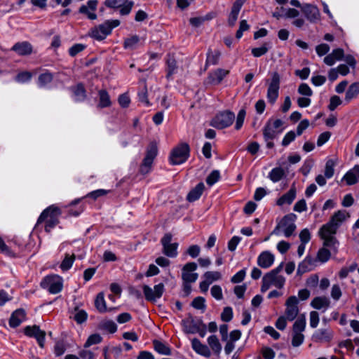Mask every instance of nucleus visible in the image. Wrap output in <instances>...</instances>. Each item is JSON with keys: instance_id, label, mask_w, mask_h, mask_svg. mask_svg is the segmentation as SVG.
Returning a JSON list of instances; mask_svg holds the SVG:
<instances>
[{"instance_id": "26", "label": "nucleus", "mask_w": 359, "mask_h": 359, "mask_svg": "<svg viewBox=\"0 0 359 359\" xmlns=\"http://www.w3.org/2000/svg\"><path fill=\"white\" fill-rule=\"evenodd\" d=\"M343 180L347 185H353L359 181V165H355L348 170L344 176Z\"/></svg>"}, {"instance_id": "19", "label": "nucleus", "mask_w": 359, "mask_h": 359, "mask_svg": "<svg viewBox=\"0 0 359 359\" xmlns=\"http://www.w3.org/2000/svg\"><path fill=\"white\" fill-rule=\"evenodd\" d=\"M302 12L306 18L311 23H315L320 20V13L317 6L310 4H306L302 7Z\"/></svg>"}, {"instance_id": "47", "label": "nucleus", "mask_w": 359, "mask_h": 359, "mask_svg": "<svg viewBox=\"0 0 359 359\" xmlns=\"http://www.w3.org/2000/svg\"><path fill=\"white\" fill-rule=\"evenodd\" d=\"M53 80V75L50 73L41 74L38 79V84L40 87H43L50 83Z\"/></svg>"}, {"instance_id": "51", "label": "nucleus", "mask_w": 359, "mask_h": 359, "mask_svg": "<svg viewBox=\"0 0 359 359\" xmlns=\"http://www.w3.org/2000/svg\"><path fill=\"white\" fill-rule=\"evenodd\" d=\"M220 177V173L218 170H213L206 179V182L208 185L212 186L216 183Z\"/></svg>"}, {"instance_id": "36", "label": "nucleus", "mask_w": 359, "mask_h": 359, "mask_svg": "<svg viewBox=\"0 0 359 359\" xmlns=\"http://www.w3.org/2000/svg\"><path fill=\"white\" fill-rule=\"evenodd\" d=\"M359 95V82H355L350 85L348 87L346 95L345 100L347 102L355 98Z\"/></svg>"}, {"instance_id": "7", "label": "nucleus", "mask_w": 359, "mask_h": 359, "mask_svg": "<svg viewBox=\"0 0 359 359\" xmlns=\"http://www.w3.org/2000/svg\"><path fill=\"white\" fill-rule=\"evenodd\" d=\"M189 147L187 143H182L175 147L170 154V163L172 165L184 163L189 156Z\"/></svg>"}, {"instance_id": "50", "label": "nucleus", "mask_w": 359, "mask_h": 359, "mask_svg": "<svg viewBox=\"0 0 359 359\" xmlns=\"http://www.w3.org/2000/svg\"><path fill=\"white\" fill-rule=\"evenodd\" d=\"M245 115H246V111L244 109H241L238 111V114L237 118H236V125H235L236 130H239L241 128V127L243 124L245 118Z\"/></svg>"}, {"instance_id": "16", "label": "nucleus", "mask_w": 359, "mask_h": 359, "mask_svg": "<svg viewBox=\"0 0 359 359\" xmlns=\"http://www.w3.org/2000/svg\"><path fill=\"white\" fill-rule=\"evenodd\" d=\"M299 301L296 296L290 297L285 302V316H286L287 320H294L299 313L298 304Z\"/></svg>"}, {"instance_id": "15", "label": "nucleus", "mask_w": 359, "mask_h": 359, "mask_svg": "<svg viewBox=\"0 0 359 359\" xmlns=\"http://www.w3.org/2000/svg\"><path fill=\"white\" fill-rule=\"evenodd\" d=\"M142 289L145 299L147 300L150 302H156L162 296L164 292V285L163 283H159L156 285L154 288H151L147 285H144L142 286Z\"/></svg>"}, {"instance_id": "46", "label": "nucleus", "mask_w": 359, "mask_h": 359, "mask_svg": "<svg viewBox=\"0 0 359 359\" xmlns=\"http://www.w3.org/2000/svg\"><path fill=\"white\" fill-rule=\"evenodd\" d=\"M220 57V52L218 50L208 51L206 60L207 65H216Z\"/></svg>"}, {"instance_id": "8", "label": "nucleus", "mask_w": 359, "mask_h": 359, "mask_svg": "<svg viewBox=\"0 0 359 359\" xmlns=\"http://www.w3.org/2000/svg\"><path fill=\"white\" fill-rule=\"evenodd\" d=\"M120 25L118 20H107L102 25L93 28L91 30V36L98 40L104 39L109 35L112 29Z\"/></svg>"}, {"instance_id": "23", "label": "nucleus", "mask_w": 359, "mask_h": 359, "mask_svg": "<svg viewBox=\"0 0 359 359\" xmlns=\"http://www.w3.org/2000/svg\"><path fill=\"white\" fill-rule=\"evenodd\" d=\"M18 55L24 56L29 55L32 53L33 48L30 43L27 41H22L16 43L11 48Z\"/></svg>"}, {"instance_id": "31", "label": "nucleus", "mask_w": 359, "mask_h": 359, "mask_svg": "<svg viewBox=\"0 0 359 359\" xmlns=\"http://www.w3.org/2000/svg\"><path fill=\"white\" fill-rule=\"evenodd\" d=\"M245 0H237L233 5L231 13L229 18V24L231 26L234 25L238 19V13L244 3Z\"/></svg>"}, {"instance_id": "21", "label": "nucleus", "mask_w": 359, "mask_h": 359, "mask_svg": "<svg viewBox=\"0 0 359 359\" xmlns=\"http://www.w3.org/2000/svg\"><path fill=\"white\" fill-rule=\"evenodd\" d=\"M97 1L89 0L86 5H83L79 8V13L85 14L90 20H95L97 15L95 11L97 8Z\"/></svg>"}, {"instance_id": "6", "label": "nucleus", "mask_w": 359, "mask_h": 359, "mask_svg": "<svg viewBox=\"0 0 359 359\" xmlns=\"http://www.w3.org/2000/svg\"><path fill=\"white\" fill-rule=\"evenodd\" d=\"M306 318L302 315L293 324L292 330V345L294 347H298L302 345L304 341L303 334L306 329Z\"/></svg>"}, {"instance_id": "39", "label": "nucleus", "mask_w": 359, "mask_h": 359, "mask_svg": "<svg viewBox=\"0 0 359 359\" xmlns=\"http://www.w3.org/2000/svg\"><path fill=\"white\" fill-rule=\"evenodd\" d=\"M95 306L96 309L100 313H104L107 311V308L106 306V302L104 300V295L103 292H100L95 300Z\"/></svg>"}, {"instance_id": "62", "label": "nucleus", "mask_w": 359, "mask_h": 359, "mask_svg": "<svg viewBox=\"0 0 359 359\" xmlns=\"http://www.w3.org/2000/svg\"><path fill=\"white\" fill-rule=\"evenodd\" d=\"M330 46L326 43H321L316 47V51L319 56H323L330 51Z\"/></svg>"}, {"instance_id": "5", "label": "nucleus", "mask_w": 359, "mask_h": 359, "mask_svg": "<svg viewBox=\"0 0 359 359\" xmlns=\"http://www.w3.org/2000/svg\"><path fill=\"white\" fill-rule=\"evenodd\" d=\"M283 122L280 119L269 120L263 129V135L266 147L269 149L274 146L272 140L283 131Z\"/></svg>"}, {"instance_id": "49", "label": "nucleus", "mask_w": 359, "mask_h": 359, "mask_svg": "<svg viewBox=\"0 0 359 359\" xmlns=\"http://www.w3.org/2000/svg\"><path fill=\"white\" fill-rule=\"evenodd\" d=\"M102 341V337L98 334H94L90 335L84 344V348H88L90 346L97 344Z\"/></svg>"}, {"instance_id": "55", "label": "nucleus", "mask_w": 359, "mask_h": 359, "mask_svg": "<svg viewBox=\"0 0 359 359\" xmlns=\"http://www.w3.org/2000/svg\"><path fill=\"white\" fill-rule=\"evenodd\" d=\"M310 326L312 328H316L320 321L319 314L317 311H313L309 314Z\"/></svg>"}, {"instance_id": "3", "label": "nucleus", "mask_w": 359, "mask_h": 359, "mask_svg": "<svg viewBox=\"0 0 359 359\" xmlns=\"http://www.w3.org/2000/svg\"><path fill=\"white\" fill-rule=\"evenodd\" d=\"M337 229L328 222L321 226L318 232L320 238L323 241V246L330 248L334 252H337L339 246V241L334 236Z\"/></svg>"}, {"instance_id": "59", "label": "nucleus", "mask_w": 359, "mask_h": 359, "mask_svg": "<svg viewBox=\"0 0 359 359\" xmlns=\"http://www.w3.org/2000/svg\"><path fill=\"white\" fill-rule=\"evenodd\" d=\"M212 296L217 300H221L223 298L222 290L220 286L214 285L210 290Z\"/></svg>"}, {"instance_id": "10", "label": "nucleus", "mask_w": 359, "mask_h": 359, "mask_svg": "<svg viewBox=\"0 0 359 359\" xmlns=\"http://www.w3.org/2000/svg\"><path fill=\"white\" fill-rule=\"evenodd\" d=\"M235 119L233 112L226 111L217 114L211 121V126L217 128L223 129L230 126Z\"/></svg>"}, {"instance_id": "48", "label": "nucleus", "mask_w": 359, "mask_h": 359, "mask_svg": "<svg viewBox=\"0 0 359 359\" xmlns=\"http://www.w3.org/2000/svg\"><path fill=\"white\" fill-rule=\"evenodd\" d=\"M334 165L335 163L333 160L330 159L326 162L325 168V177L330 179L331 178L334 172Z\"/></svg>"}, {"instance_id": "9", "label": "nucleus", "mask_w": 359, "mask_h": 359, "mask_svg": "<svg viewBox=\"0 0 359 359\" xmlns=\"http://www.w3.org/2000/svg\"><path fill=\"white\" fill-rule=\"evenodd\" d=\"M43 288L51 294H57L62 289V278L57 275L46 276L41 283Z\"/></svg>"}, {"instance_id": "29", "label": "nucleus", "mask_w": 359, "mask_h": 359, "mask_svg": "<svg viewBox=\"0 0 359 359\" xmlns=\"http://www.w3.org/2000/svg\"><path fill=\"white\" fill-rule=\"evenodd\" d=\"M315 262L311 257L307 256L305 259L298 265L297 273L303 274L307 271H311L315 266Z\"/></svg>"}, {"instance_id": "61", "label": "nucleus", "mask_w": 359, "mask_h": 359, "mask_svg": "<svg viewBox=\"0 0 359 359\" xmlns=\"http://www.w3.org/2000/svg\"><path fill=\"white\" fill-rule=\"evenodd\" d=\"M295 137L296 135L294 131L288 132L287 133L285 134L282 140V145L283 147L287 146L290 142L294 140Z\"/></svg>"}, {"instance_id": "20", "label": "nucleus", "mask_w": 359, "mask_h": 359, "mask_svg": "<svg viewBox=\"0 0 359 359\" xmlns=\"http://www.w3.org/2000/svg\"><path fill=\"white\" fill-rule=\"evenodd\" d=\"M333 337V332L329 328L318 329L316 330L312 338L316 342H328Z\"/></svg>"}, {"instance_id": "63", "label": "nucleus", "mask_w": 359, "mask_h": 359, "mask_svg": "<svg viewBox=\"0 0 359 359\" xmlns=\"http://www.w3.org/2000/svg\"><path fill=\"white\" fill-rule=\"evenodd\" d=\"M341 104V100L339 96L334 95L331 97L328 108L330 111H334L339 105Z\"/></svg>"}, {"instance_id": "22", "label": "nucleus", "mask_w": 359, "mask_h": 359, "mask_svg": "<svg viewBox=\"0 0 359 359\" xmlns=\"http://www.w3.org/2000/svg\"><path fill=\"white\" fill-rule=\"evenodd\" d=\"M275 260L274 255L269 251L262 252L257 257V264L264 269L271 267Z\"/></svg>"}, {"instance_id": "45", "label": "nucleus", "mask_w": 359, "mask_h": 359, "mask_svg": "<svg viewBox=\"0 0 359 359\" xmlns=\"http://www.w3.org/2000/svg\"><path fill=\"white\" fill-rule=\"evenodd\" d=\"M221 277V273L218 271H207L203 274L204 279L210 284L219 280Z\"/></svg>"}, {"instance_id": "32", "label": "nucleus", "mask_w": 359, "mask_h": 359, "mask_svg": "<svg viewBox=\"0 0 359 359\" xmlns=\"http://www.w3.org/2000/svg\"><path fill=\"white\" fill-rule=\"evenodd\" d=\"M25 319V313L22 309H18L13 313L9 320V324L13 327H16Z\"/></svg>"}, {"instance_id": "52", "label": "nucleus", "mask_w": 359, "mask_h": 359, "mask_svg": "<svg viewBox=\"0 0 359 359\" xmlns=\"http://www.w3.org/2000/svg\"><path fill=\"white\" fill-rule=\"evenodd\" d=\"M268 50H269V47L267 46V44L265 43L263 46H262L261 47L252 48V54L255 57H258L262 56L264 54H266L268 52Z\"/></svg>"}, {"instance_id": "34", "label": "nucleus", "mask_w": 359, "mask_h": 359, "mask_svg": "<svg viewBox=\"0 0 359 359\" xmlns=\"http://www.w3.org/2000/svg\"><path fill=\"white\" fill-rule=\"evenodd\" d=\"M204 189V184L203 182H200L188 194L187 200L190 202L198 200L201 197Z\"/></svg>"}, {"instance_id": "42", "label": "nucleus", "mask_w": 359, "mask_h": 359, "mask_svg": "<svg viewBox=\"0 0 359 359\" xmlns=\"http://www.w3.org/2000/svg\"><path fill=\"white\" fill-rule=\"evenodd\" d=\"M327 247L323 246V248H320L318 250V254H317L316 260H318L322 263H325L330 259V256H331V252L328 249H327Z\"/></svg>"}, {"instance_id": "2", "label": "nucleus", "mask_w": 359, "mask_h": 359, "mask_svg": "<svg viewBox=\"0 0 359 359\" xmlns=\"http://www.w3.org/2000/svg\"><path fill=\"white\" fill-rule=\"evenodd\" d=\"M297 215L290 213L285 215L278 223L275 229L271 233V235L281 236L286 238L290 237L296 230L295 221Z\"/></svg>"}, {"instance_id": "17", "label": "nucleus", "mask_w": 359, "mask_h": 359, "mask_svg": "<svg viewBox=\"0 0 359 359\" xmlns=\"http://www.w3.org/2000/svg\"><path fill=\"white\" fill-rule=\"evenodd\" d=\"M196 269L197 264L194 262H189L183 266L182 278L184 283H194L198 279V273H194Z\"/></svg>"}, {"instance_id": "33", "label": "nucleus", "mask_w": 359, "mask_h": 359, "mask_svg": "<svg viewBox=\"0 0 359 359\" xmlns=\"http://www.w3.org/2000/svg\"><path fill=\"white\" fill-rule=\"evenodd\" d=\"M330 304V301L326 297H315L311 302V306L318 310L324 309L326 310Z\"/></svg>"}, {"instance_id": "4", "label": "nucleus", "mask_w": 359, "mask_h": 359, "mask_svg": "<svg viewBox=\"0 0 359 359\" xmlns=\"http://www.w3.org/2000/svg\"><path fill=\"white\" fill-rule=\"evenodd\" d=\"M60 214V209L57 206L52 205L42 212L37 224L45 222V230L46 232H50L58 224V217Z\"/></svg>"}, {"instance_id": "30", "label": "nucleus", "mask_w": 359, "mask_h": 359, "mask_svg": "<svg viewBox=\"0 0 359 359\" xmlns=\"http://www.w3.org/2000/svg\"><path fill=\"white\" fill-rule=\"evenodd\" d=\"M348 217L349 215L346 210H338L332 215L329 222L338 229Z\"/></svg>"}, {"instance_id": "13", "label": "nucleus", "mask_w": 359, "mask_h": 359, "mask_svg": "<svg viewBox=\"0 0 359 359\" xmlns=\"http://www.w3.org/2000/svg\"><path fill=\"white\" fill-rule=\"evenodd\" d=\"M280 80L279 74L277 72L273 73L267 89V99L271 104H273L278 97Z\"/></svg>"}, {"instance_id": "1", "label": "nucleus", "mask_w": 359, "mask_h": 359, "mask_svg": "<svg viewBox=\"0 0 359 359\" xmlns=\"http://www.w3.org/2000/svg\"><path fill=\"white\" fill-rule=\"evenodd\" d=\"M283 263L280 264L276 269L266 273L262 278V285L261 287V291L265 292L271 286H274L277 288L283 287L285 278L283 276L280 275V273L283 270Z\"/></svg>"}, {"instance_id": "64", "label": "nucleus", "mask_w": 359, "mask_h": 359, "mask_svg": "<svg viewBox=\"0 0 359 359\" xmlns=\"http://www.w3.org/2000/svg\"><path fill=\"white\" fill-rule=\"evenodd\" d=\"M191 305L196 309H204L205 307V299L201 297H198L193 300Z\"/></svg>"}, {"instance_id": "27", "label": "nucleus", "mask_w": 359, "mask_h": 359, "mask_svg": "<svg viewBox=\"0 0 359 359\" xmlns=\"http://www.w3.org/2000/svg\"><path fill=\"white\" fill-rule=\"evenodd\" d=\"M192 348L198 353L203 355L206 358H209L211 355V352L209 348L203 344L198 339L194 338L191 341Z\"/></svg>"}, {"instance_id": "58", "label": "nucleus", "mask_w": 359, "mask_h": 359, "mask_svg": "<svg viewBox=\"0 0 359 359\" xmlns=\"http://www.w3.org/2000/svg\"><path fill=\"white\" fill-rule=\"evenodd\" d=\"M139 42V37L137 36H131L126 39L124 42V46L126 48H133Z\"/></svg>"}, {"instance_id": "44", "label": "nucleus", "mask_w": 359, "mask_h": 359, "mask_svg": "<svg viewBox=\"0 0 359 359\" xmlns=\"http://www.w3.org/2000/svg\"><path fill=\"white\" fill-rule=\"evenodd\" d=\"M212 18H213V16L212 14H208L205 17L191 18L189 20V22L192 26H194L195 27H198L201 26L205 20H210Z\"/></svg>"}, {"instance_id": "28", "label": "nucleus", "mask_w": 359, "mask_h": 359, "mask_svg": "<svg viewBox=\"0 0 359 359\" xmlns=\"http://www.w3.org/2000/svg\"><path fill=\"white\" fill-rule=\"evenodd\" d=\"M296 188L293 184L290 189L280 198H279L276 202L278 205H283L285 204L290 205L296 197Z\"/></svg>"}, {"instance_id": "25", "label": "nucleus", "mask_w": 359, "mask_h": 359, "mask_svg": "<svg viewBox=\"0 0 359 359\" xmlns=\"http://www.w3.org/2000/svg\"><path fill=\"white\" fill-rule=\"evenodd\" d=\"M229 73V70L217 69L209 74L208 82L214 85L219 84Z\"/></svg>"}, {"instance_id": "54", "label": "nucleus", "mask_w": 359, "mask_h": 359, "mask_svg": "<svg viewBox=\"0 0 359 359\" xmlns=\"http://www.w3.org/2000/svg\"><path fill=\"white\" fill-rule=\"evenodd\" d=\"M101 326L103 329L108 330L111 333H114L117 330V326L112 320H104L102 323Z\"/></svg>"}, {"instance_id": "37", "label": "nucleus", "mask_w": 359, "mask_h": 359, "mask_svg": "<svg viewBox=\"0 0 359 359\" xmlns=\"http://www.w3.org/2000/svg\"><path fill=\"white\" fill-rule=\"evenodd\" d=\"M72 90L74 95L76 101H83L86 97V90L82 84H78L76 86L72 88Z\"/></svg>"}, {"instance_id": "57", "label": "nucleus", "mask_w": 359, "mask_h": 359, "mask_svg": "<svg viewBox=\"0 0 359 359\" xmlns=\"http://www.w3.org/2000/svg\"><path fill=\"white\" fill-rule=\"evenodd\" d=\"M298 93L302 95L311 96L313 91L306 83H301L298 88Z\"/></svg>"}, {"instance_id": "35", "label": "nucleus", "mask_w": 359, "mask_h": 359, "mask_svg": "<svg viewBox=\"0 0 359 359\" xmlns=\"http://www.w3.org/2000/svg\"><path fill=\"white\" fill-rule=\"evenodd\" d=\"M99 95V103L98 107L104 108L109 107L111 104L110 96L105 90H101L98 92Z\"/></svg>"}, {"instance_id": "41", "label": "nucleus", "mask_w": 359, "mask_h": 359, "mask_svg": "<svg viewBox=\"0 0 359 359\" xmlns=\"http://www.w3.org/2000/svg\"><path fill=\"white\" fill-rule=\"evenodd\" d=\"M154 347L155 351L160 354L165 355H170L171 354L170 348L161 341L157 340L154 341Z\"/></svg>"}, {"instance_id": "11", "label": "nucleus", "mask_w": 359, "mask_h": 359, "mask_svg": "<svg viewBox=\"0 0 359 359\" xmlns=\"http://www.w3.org/2000/svg\"><path fill=\"white\" fill-rule=\"evenodd\" d=\"M157 153L158 147L156 143L151 142L147 149L146 156L143 160L142 164L141 165V173L147 174L150 171L153 161L156 158Z\"/></svg>"}, {"instance_id": "14", "label": "nucleus", "mask_w": 359, "mask_h": 359, "mask_svg": "<svg viewBox=\"0 0 359 359\" xmlns=\"http://www.w3.org/2000/svg\"><path fill=\"white\" fill-rule=\"evenodd\" d=\"M105 6L112 8H119L120 14L128 15L134 5V2L130 0H106Z\"/></svg>"}, {"instance_id": "43", "label": "nucleus", "mask_w": 359, "mask_h": 359, "mask_svg": "<svg viewBox=\"0 0 359 359\" xmlns=\"http://www.w3.org/2000/svg\"><path fill=\"white\" fill-rule=\"evenodd\" d=\"M74 259H75L74 255H69L67 254L65 255V259H63V261L62 262V263L60 264L61 269L62 271L69 270L72 267Z\"/></svg>"}, {"instance_id": "18", "label": "nucleus", "mask_w": 359, "mask_h": 359, "mask_svg": "<svg viewBox=\"0 0 359 359\" xmlns=\"http://www.w3.org/2000/svg\"><path fill=\"white\" fill-rule=\"evenodd\" d=\"M25 334L29 337H34L40 347L43 348L46 332L38 326H27L24 329Z\"/></svg>"}, {"instance_id": "24", "label": "nucleus", "mask_w": 359, "mask_h": 359, "mask_svg": "<svg viewBox=\"0 0 359 359\" xmlns=\"http://www.w3.org/2000/svg\"><path fill=\"white\" fill-rule=\"evenodd\" d=\"M344 55L341 48L334 49L332 52L325 57L323 61L328 66H332L338 60H341Z\"/></svg>"}, {"instance_id": "60", "label": "nucleus", "mask_w": 359, "mask_h": 359, "mask_svg": "<svg viewBox=\"0 0 359 359\" xmlns=\"http://www.w3.org/2000/svg\"><path fill=\"white\" fill-rule=\"evenodd\" d=\"M221 318L222 320L224 322L230 321L233 318L232 309L230 307L224 308L222 313Z\"/></svg>"}, {"instance_id": "56", "label": "nucleus", "mask_w": 359, "mask_h": 359, "mask_svg": "<svg viewBox=\"0 0 359 359\" xmlns=\"http://www.w3.org/2000/svg\"><path fill=\"white\" fill-rule=\"evenodd\" d=\"M32 76L29 72H22L19 73L15 78V80L19 83H25L29 81Z\"/></svg>"}, {"instance_id": "40", "label": "nucleus", "mask_w": 359, "mask_h": 359, "mask_svg": "<svg viewBox=\"0 0 359 359\" xmlns=\"http://www.w3.org/2000/svg\"><path fill=\"white\" fill-rule=\"evenodd\" d=\"M284 176L285 171L280 167L272 169L269 174V177L273 182H279Z\"/></svg>"}, {"instance_id": "12", "label": "nucleus", "mask_w": 359, "mask_h": 359, "mask_svg": "<svg viewBox=\"0 0 359 359\" xmlns=\"http://www.w3.org/2000/svg\"><path fill=\"white\" fill-rule=\"evenodd\" d=\"M172 236L170 233H165L161 240L163 246V253L168 257H177L178 243H172Z\"/></svg>"}, {"instance_id": "38", "label": "nucleus", "mask_w": 359, "mask_h": 359, "mask_svg": "<svg viewBox=\"0 0 359 359\" xmlns=\"http://www.w3.org/2000/svg\"><path fill=\"white\" fill-rule=\"evenodd\" d=\"M208 344L210 348L216 354H219L222 350V346L217 336L211 335L208 338Z\"/></svg>"}, {"instance_id": "53", "label": "nucleus", "mask_w": 359, "mask_h": 359, "mask_svg": "<svg viewBox=\"0 0 359 359\" xmlns=\"http://www.w3.org/2000/svg\"><path fill=\"white\" fill-rule=\"evenodd\" d=\"M88 314L84 310H76L74 315V320L77 323L81 324L87 319Z\"/></svg>"}]
</instances>
